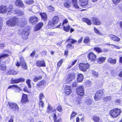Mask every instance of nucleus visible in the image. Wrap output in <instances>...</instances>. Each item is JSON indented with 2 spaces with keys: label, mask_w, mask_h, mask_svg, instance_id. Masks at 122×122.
<instances>
[{
  "label": "nucleus",
  "mask_w": 122,
  "mask_h": 122,
  "mask_svg": "<svg viewBox=\"0 0 122 122\" xmlns=\"http://www.w3.org/2000/svg\"><path fill=\"white\" fill-rule=\"evenodd\" d=\"M48 10L50 12H53L54 10V9L51 5H50L48 7Z\"/></svg>",
  "instance_id": "nucleus-45"
},
{
  "label": "nucleus",
  "mask_w": 122,
  "mask_h": 122,
  "mask_svg": "<svg viewBox=\"0 0 122 122\" xmlns=\"http://www.w3.org/2000/svg\"><path fill=\"white\" fill-rule=\"evenodd\" d=\"M68 22V20L66 19H65L64 21L62 23V25L63 26L64 24H66Z\"/></svg>",
  "instance_id": "nucleus-59"
},
{
  "label": "nucleus",
  "mask_w": 122,
  "mask_h": 122,
  "mask_svg": "<svg viewBox=\"0 0 122 122\" xmlns=\"http://www.w3.org/2000/svg\"><path fill=\"white\" fill-rule=\"evenodd\" d=\"M106 59V58L105 57H101L97 59V61L98 63L101 64Z\"/></svg>",
  "instance_id": "nucleus-29"
},
{
  "label": "nucleus",
  "mask_w": 122,
  "mask_h": 122,
  "mask_svg": "<svg viewBox=\"0 0 122 122\" xmlns=\"http://www.w3.org/2000/svg\"><path fill=\"white\" fill-rule=\"evenodd\" d=\"M82 21L86 22L88 25H91L92 24L91 21L87 18L83 19Z\"/></svg>",
  "instance_id": "nucleus-31"
},
{
  "label": "nucleus",
  "mask_w": 122,
  "mask_h": 122,
  "mask_svg": "<svg viewBox=\"0 0 122 122\" xmlns=\"http://www.w3.org/2000/svg\"><path fill=\"white\" fill-rule=\"evenodd\" d=\"M92 22L93 24L97 25L101 24V22L98 19L94 17L92 18Z\"/></svg>",
  "instance_id": "nucleus-22"
},
{
  "label": "nucleus",
  "mask_w": 122,
  "mask_h": 122,
  "mask_svg": "<svg viewBox=\"0 0 122 122\" xmlns=\"http://www.w3.org/2000/svg\"><path fill=\"white\" fill-rule=\"evenodd\" d=\"M42 79V77L41 76H36L33 79V81L34 82L37 81L41 79Z\"/></svg>",
  "instance_id": "nucleus-37"
},
{
  "label": "nucleus",
  "mask_w": 122,
  "mask_h": 122,
  "mask_svg": "<svg viewBox=\"0 0 122 122\" xmlns=\"http://www.w3.org/2000/svg\"><path fill=\"white\" fill-rule=\"evenodd\" d=\"M20 19V23L19 24H18V25H20L21 24L22 25V26H23L26 24L27 21L25 19H24L21 20V19Z\"/></svg>",
  "instance_id": "nucleus-33"
},
{
  "label": "nucleus",
  "mask_w": 122,
  "mask_h": 122,
  "mask_svg": "<svg viewBox=\"0 0 122 122\" xmlns=\"http://www.w3.org/2000/svg\"><path fill=\"white\" fill-rule=\"evenodd\" d=\"M68 41V44L66 46L67 48L68 49H71L73 48V47L72 46L71 43L72 44H74L76 43L77 41L76 40H74L71 37H69L67 41H66V42Z\"/></svg>",
  "instance_id": "nucleus-4"
},
{
  "label": "nucleus",
  "mask_w": 122,
  "mask_h": 122,
  "mask_svg": "<svg viewBox=\"0 0 122 122\" xmlns=\"http://www.w3.org/2000/svg\"><path fill=\"white\" fill-rule=\"evenodd\" d=\"M104 90L101 89L97 91L95 94L94 98L96 100H98L100 99L103 94Z\"/></svg>",
  "instance_id": "nucleus-5"
},
{
  "label": "nucleus",
  "mask_w": 122,
  "mask_h": 122,
  "mask_svg": "<svg viewBox=\"0 0 122 122\" xmlns=\"http://www.w3.org/2000/svg\"><path fill=\"white\" fill-rule=\"evenodd\" d=\"M70 86L67 85H66V86H65V91L66 90H68V89H70Z\"/></svg>",
  "instance_id": "nucleus-57"
},
{
  "label": "nucleus",
  "mask_w": 122,
  "mask_h": 122,
  "mask_svg": "<svg viewBox=\"0 0 122 122\" xmlns=\"http://www.w3.org/2000/svg\"><path fill=\"white\" fill-rule=\"evenodd\" d=\"M48 112V113L50 112L52 110V108L49 106L47 108Z\"/></svg>",
  "instance_id": "nucleus-53"
},
{
  "label": "nucleus",
  "mask_w": 122,
  "mask_h": 122,
  "mask_svg": "<svg viewBox=\"0 0 122 122\" xmlns=\"http://www.w3.org/2000/svg\"><path fill=\"white\" fill-rule=\"evenodd\" d=\"M121 102V101L120 99H117L115 101V104L117 105H118Z\"/></svg>",
  "instance_id": "nucleus-47"
},
{
  "label": "nucleus",
  "mask_w": 122,
  "mask_h": 122,
  "mask_svg": "<svg viewBox=\"0 0 122 122\" xmlns=\"http://www.w3.org/2000/svg\"><path fill=\"white\" fill-rule=\"evenodd\" d=\"M20 19L16 17H14L11 19L8 20L6 22L7 25L8 26L13 27L17 24H19Z\"/></svg>",
  "instance_id": "nucleus-1"
},
{
  "label": "nucleus",
  "mask_w": 122,
  "mask_h": 122,
  "mask_svg": "<svg viewBox=\"0 0 122 122\" xmlns=\"http://www.w3.org/2000/svg\"><path fill=\"white\" fill-rule=\"evenodd\" d=\"M77 81L78 82H81L83 78V76L81 74H79L77 75Z\"/></svg>",
  "instance_id": "nucleus-28"
},
{
  "label": "nucleus",
  "mask_w": 122,
  "mask_h": 122,
  "mask_svg": "<svg viewBox=\"0 0 122 122\" xmlns=\"http://www.w3.org/2000/svg\"><path fill=\"white\" fill-rule=\"evenodd\" d=\"M8 73L10 75H15L17 74V72L13 69L10 70L8 71Z\"/></svg>",
  "instance_id": "nucleus-34"
},
{
  "label": "nucleus",
  "mask_w": 122,
  "mask_h": 122,
  "mask_svg": "<svg viewBox=\"0 0 122 122\" xmlns=\"http://www.w3.org/2000/svg\"><path fill=\"white\" fill-rule=\"evenodd\" d=\"M29 30L28 29L24 30L22 33V35L23 39L26 40L27 39L28 36L29 34Z\"/></svg>",
  "instance_id": "nucleus-10"
},
{
  "label": "nucleus",
  "mask_w": 122,
  "mask_h": 122,
  "mask_svg": "<svg viewBox=\"0 0 122 122\" xmlns=\"http://www.w3.org/2000/svg\"><path fill=\"white\" fill-rule=\"evenodd\" d=\"M16 5L17 6L24 8L25 6L22 1L20 0H17L15 2Z\"/></svg>",
  "instance_id": "nucleus-18"
},
{
  "label": "nucleus",
  "mask_w": 122,
  "mask_h": 122,
  "mask_svg": "<svg viewBox=\"0 0 122 122\" xmlns=\"http://www.w3.org/2000/svg\"><path fill=\"white\" fill-rule=\"evenodd\" d=\"M7 11V8L6 6L1 5L0 6V13L5 14Z\"/></svg>",
  "instance_id": "nucleus-16"
},
{
  "label": "nucleus",
  "mask_w": 122,
  "mask_h": 122,
  "mask_svg": "<svg viewBox=\"0 0 122 122\" xmlns=\"http://www.w3.org/2000/svg\"><path fill=\"white\" fill-rule=\"evenodd\" d=\"M109 36L110 39L112 40L117 42H119L120 41V39L119 37L112 34L110 35Z\"/></svg>",
  "instance_id": "nucleus-17"
},
{
  "label": "nucleus",
  "mask_w": 122,
  "mask_h": 122,
  "mask_svg": "<svg viewBox=\"0 0 122 122\" xmlns=\"http://www.w3.org/2000/svg\"><path fill=\"white\" fill-rule=\"evenodd\" d=\"M20 65L24 69L26 70L27 69V66L22 57H21L20 58Z\"/></svg>",
  "instance_id": "nucleus-12"
},
{
  "label": "nucleus",
  "mask_w": 122,
  "mask_h": 122,
  "mask_svg": "<svg viewBox=\"0 0 122 122\" xmlns=\"http://www.w3.org/2000/svg\"><path fill=\"white\" fill-rule=\"evenodd\" d=\"M79 67L80 70L83 71H85L90 66L88 63H80L79 64Z\"/></svg>",
  "instance_id": "nucleus-7"
},
{
  "label": "nucleus",
  "mask_w": 122,
  "mask_h": 122,
  "mask_svg": "<svg viewBox=\"0 0 122 122\" xmlns=\"http://www.w3.org/2000/svg\"><path fill=\"white\" fill-rule=\"evenodd\" d=\"M121 111L120 109L117 108L113 109L109 112L110 115L113 118H116L118 117L121 113Z\"/></svg>",
  "instance_id": "nucleus-2"
},
{
  "label": "nucleus",
  "mask_w": 122,
  "mask_h": 122,
  "mask_svg": "<svg viewBox=\"0 0 122 122\" xmlns=\"http://www.w3.org/2000/svg\"><path fill=\"white\" fill-rule=\"evenodd\" d=\"M27 95L23 94L22 96L21 102L23 104H24L28 102Z\"/></svg>",
  "instance_id": "nucleus-15"
},
{
  "label": "nucleus",
  "mask_w": 122,
  "mask_h": 122,
  "mask_svg": "<svg viewBox=\"0 0 122 122\" xmlns=\"http://www.w3.org/2000/svg\"><path fill=\"white\" fill-rule=\"evenodd\" d=\"M36 53V51H34L32 52L30 54V56H33L35 55Z\"/></svg>",
  "instance_id": "nucleus-61"
},
{
  "label": "nucleus",
  "mask_w": 122,
  "mask_h": 122,
  "mask_svg": "<svg viewBox=\"0 0 122 122\" xmlns=\"http://www.w3.org/2000/svg\"><path fill=\"white\" fill-rule=\"evenodd\" d=\"M92 119L95 122H99L100 120V118L99 117L96 116L93 117Z\"/></svg>",
  "instance_id": "nucleus-35"
},
{
  "label": "nucleus",
  "mask_w": 122,
  "mask_h": 122,
  "mask_svg": "<svg viewBox=\"0 0 122 122\" xmlns=\"http://www.w3.org/2000/svg\"><path fill=\"white\" fill-rule=\"evenodd\" d=\"M87 56L89 58V60L91 61L95 60L96 58V56L93 53L91 52L87 55Z\"/></svg>",
  "instance_id": "nucleus-11"
},
{
  "label": "nucleus",
  "mask_w": 122,
  "mask_h": 122,
  "mask_svg": "<svg viewBox=\"0 0 122 122\" xmlns=\"http://www.w3.org/2000/svg\"><path fill=\"white\" fill-rule=\"evenodd\" d=\"M25 79L23 78H19L18 79H12V82L14 83H17L20 82H23L25 81Z\"/></svg>",
  "instance_id": "nucleus-19"
},
{
  "label": "nucleus",
  "mask_w": 122,
  "mask_h": 122,
  "mask_svg": "<svg viewBox=\"0 0 122 122\" xmlns=\"http://www.w3.org/2000/svg\"><path fill=\"white\" fill-rule=\"evenodd\" d=\"M77 114L76 113V112H73L71 116V119L73 117H74Z\"/></svg>",
  "instance_id": "nucleus-54"
},
{
  "label": "nucleus",
  "mask_w": 122,
  "mask_h": 122,
  "mask_svg": "<svg viewBox=\"0 0 122 122\" xmlns=\"http://www.w3.org/2000/svg\"><path fill=\"white\" fill-rule=\"evenodd\" d=\"M43 102L42 100H41V101L40 100V102L39 103V105L40 107H41L42 108H43Z\"/></svg>",
  "instance_id": "nucleus-52"
},
{
  "label": "nucleus",
  "mask_w": 122,
  "mask_h": 122,
  "mask_svg": "<svg viewBox=\"0 0 122 122\" xmlns=\"http://www.w3.org/2000/svg\"><path fill=\"white\" fill-rule=\"evenodd\" d=\"M20 10L19 9H15L14 10V13L15 14H18Z\"/></svg>",
  "instance_id": "nucleus-56"
},
{
  "label": "nucleus",
  "mask_w": 122,
  "mask_h": 122,
  "mask_svg": "<svg viewBox=\"0 0 122 122\" xmlns=\"http://www.w3.org/2000/svg\"><path fill=\"white\" fill-rule=\"evenodd\" d=\"M72 1L74 6L76 8H79L77 3V0H72Z\"/></svg>",
  "instance_id": "nucleus-32"
},
{
  "label": "nucleus",
  "mask_w": 122,
  "mask_h": 122,
  "mask_svg": "<svg viewBox=\"0 0 122 122\" xmlns=\"http://www.w3.org/2000/svg\"><path fill=\"white\" fill-rule=\"evenodd\" d=\"M25 2L26 4L29 5L33 3L34 1L33 0H28L25 1Z\"/></svg>",
  "instance_id": "nucleus-39"
},
{
  "label": "nucleus",
  "mask_w": 122,
  "mask_h": 122,
  "mask_svg": "<svg viewBox=\"0 0 122 122\" xmlns=\"http://www.w3.org/2000/svg\"><path fill=\"white\" fill-rule=\"evenodd\" d=\"M94 30L96 34L100 35L102 34V33H101L100 32L98 31V30L97 29L96 27L94 28Z\"/></svg>",
  "instance_id": "nucleus-42"
},
{
  "label": "nucleus",
  "mask_w": 122,
  "mask_h": 122,
  "mask_svg": "<svg viewBox=\"0 0 122 122\" xmlns=\"http://www.w3.org/2000/svg\"><path fill=\"white\" fill-rule=\"evenodd\" d=\"M26 83L27 84L28 86L29 87L31 88V86L30 84L31 81L30 79H27L26 81Z\"/></svg>",
  "instance_id": "nucleus-43"
},
{
  "label": "nucleus",
  "mask_w": 122,
  "mask_h": 122,
  "mask_svg": "<svg viewBox=\"0 0 122 122\" xmlns=\"http://www.w3.org/2000/svg\"><path fill=\"white\" fill-rule=\"evenodd\" d=\"M121 0H112V2L113 3L116 5L119 3Z\"/></svg>",
  "instance_id": "nucleus-51"
},
{
  "label": "nucleus",
  "mask_w": 122,
  "mask_h": 122,
  "mask_svg": "<svg viewBox=\"0 0 122 122\" xmlns=\"http://www.w3.org/2000/svg\"><path fill=\"white\" fill-rule=\"evenodd\" d=\"M45 83V81L44 80H42L41 81L38 82L36 84V87L39 88L41 87Z\"/></svg>",
  "instance_id": "nucleus-26"
},
{
  "label": "nucleus",
  "mask_w": 122,
  "mask_h": 122,
  "mask_svg": "<svg viewBox=\"0 0 122 122\" xmlns=\"http://www.w3.org/2000/svg\"><path fill=\"white\" fill-rule=\"evenodd\" d=\"M42 19L44 21L46 20L47 18V16L46 14L45 13H40Z\"/></svg>",
  "instance_id": "nucleus-30"
},
{
  "label": "nucleus",
  "mask_w": 122,
  "mask_h": 122,
  "mask_svg": "<svg viewBox=\"0 0 122 122\" xmlns=\"http://www.w3.org/2000/svg\"><path fill=\"white\" fill-rule=\"evenodd\" d=\"M30 22L32 23L37 22L38 21V19L36 16H32L31 17L30 19Z\"/></svg>",
  "instance_id": "nucleus-24"
},
{
  "label": "nucleus",
  "mask_w": 122,
  "mask_h": 122,
  "mask_svg": "<svg viewBox=\"0 0 122 122\" xmlns=\"http://www.w3.org/2000/svg\"><path fill=\"white\" fill-rule=\"evenodd\" d=\"M77 94L80 96H83L84 94V87L82 86H79L76 89Z\"/></svg>",
  "instance_id": "nucleus-9"
},
{
  "label": "nucleus",
  "mask_w": 122,
  "mask_h": 122,
  "mask_svg": "<svg viewBox=\"0 0 122 122\" xmlns=\"http://www.w3.org/2000/svg\"><path fill=\"white\" fill-rule=\"evenodd\" d=\"M70 5V2H66L64 3V6L67 8H69L71 6Z\"/></svg>",
  "instance_id": "nucleus-40"
},
{
  "label": "nucleus",
  "mask_w": 122,
  "mask_h": 122,
  "mask_svg": "<svg viewBox=\"0 0 122 122\" xmlns=\"http://www.w3.org/2000/svg\"><path fill=\"white\" fill-rule=\"evenodd\" d=\"M107 62L112 65H114L116 62V59H113L111 57L109 58L107 60Z\"/></svg>",
  "instance_id": "nucleus-23"
},
{
  "label": "nucleus",
  "mask_w": 122,
  "mask_h": 122,
  "mask_svg": "<svg viewBox=\"0 0 122 122\" xmlns=\"http://www.w3.org/2000/svg\"><path fill=\"white\" fill-rule=\"evenodd\" d=\"M59 19V17L57 16H55L53 17L51 20H50L49 24L51 25H53L56 24L58 22Z\"/></svg>",
  "instance_id": "nucleus-8"
},
{
  "label": "nucleus",
  "mask_w": 122,
  "mask_h": 122,
  "mask_svg": "<svg viewBox=\"0 0 122 122\" xmlns=\"http://www.w3.org/2000/svg\"><path fill=\"white\" fill-rule=\"evenodd\" d=\"M77 83L76 81H74V82L72 84V86L73 87H75L77 85Z\"/></svg>",
  "instance_id": "nucleus-62"
},
{
  "label": "nucleus",
  "mask_w": 122,
  "mask_h": 122,
  "mask_svg": "<svg viewBox=\"0 0 122 122\" xmlns=\"http://www.w3.org/2000/svg\"><path fill=\"white\" fill-rule=\"evenodd\" d=\"M23 14L24 13L23 11L20 10L19 12L18 13V15H19L21 16L23 15Z\"/></svg>",
  "instance_id": "nucleus-60"
},
{
  "label": "nucleus",
  "mask_w": 122,
  "mask_h": 122,
  "mask_svg": "<svg viewBox=\"0 0 122 122\" xmlns=\"http://www.w3.org/2000/svg\"><path fill=\"white\" fill-rule=\"evenodd\" d=\"M10 108L12 110L16 111L19 110L17 105L15 103L9 102L8 103Z\"/></svg>",
  "instance_id": "nucleus-6"
},
{
  "label": "nucleus",
  "mask_w": 122,
  "mask_h": 122,
  "mask_svg": "<svg viewBox=\"0 0 122 122\" xmlns=\"http://www.w3.org/2000/svg\"><path fill=\"white\" fill-rule=\"evenodd\" d=\"M63 27L64 30L66 32L68 31L70 29V26L69 25H66V26H63Z\"/></svg>",
  "instance_id": "nucleus-36"
},
{
  "label": "nucleus",
  "mask_w": 122,
  "mask_h": 122,
  "mask_svg": "<svg viewBox=\"0 0 122 122\" xmlns=\"http://www.w3.org/2000/svg\"><path fill=\"white\" fill-rule=\"evenodd\" d=\"M77 61L76 60H75L73 61L72 63L71 64L72 65H73L76 63Z\"/></svg>",
  "instance_id": "nucleus-64"
},
{
  "label": "nucleus",
  "mask_w": 122,
  "mask_h": 122,
  "mask_svg": "<svg viewBox=\"0 0 122 122\" xmlns=\"http://www.w3.org/2000/svg\"><path fill=\"white\" fill-rule=\"evenodd\" d=\"M75 78V76L71 74L69 75L66 78V81L67 83H69L73 80Z\"/></svg>",
  "instance_id": "nucleus-20"
},
{
  "label": "nucleus",
  "mask_w": 122,
  "mask_h": 122,
  "mask_svg": "<svg viewBox=\"0 0 122 122\" xmlns=\"http://www.w3.org/2000/svg\"><path fill=\"white\" fill-rule=\"evenodd\" d=\"M7 54H0V69L3 71L5 70L6 69V65L5 62H1V60L8 57Z\"/></svg>",
  "instance_id": "nucleus-3"
},
{
  "label": "nucleus",
  "mask_w": 122,
  "mask_h": 122,
  "mask_svg": "<svg viewBox=\"0 0 122 122\" xmlns=\"http://www.w3.org/2000/svg\"><path fill=\"white\" fill-rule=\"evenodd\" d=\"M92 73L95 76L98 77V72H96L94 70L92 71Z\"/></svg>",
  "instance_id": "nucleus-49"
},
{
  "label": "nucleus",
  "mask_w": 122,
  "mask_h": 122,
  "mask_svg": "<svg viewBox=\"0 0 122 122\" xmlns=\"http://www.w3.org/2000/svg\"><path fill=\"white\" fill-rule=\"evenodd\" d=\"M44 97L43 94L42 93H41L39 95L40 100L41 101L42 99L44 98Z\"/></svg>",
  "instance_id": "nucleus-50"
},
{
  "label": "nucleus",
  "mask_w": 122,
  "mask_h": 122,
  "mask_svg": "<svg viewBox=\"0 0 122 122\" xmlns=\"http://www.w3.org/2000/svg\"><path fill=\"white\" fill-rule=\"evenodd\" d=\"M63 61L62 60H61L60 61H59L58 63L57 66H58L60 67L61 66L62 63L63 62Z\"/></svg>",
  "instance_id": "nucleus-55"
},
{
  "label": "nucleus",
  "mask_w": 122,
  "mask_h": 122,
  "mask_svg": "<svg viewBox=\"0 0 122 122\" xmlns=\"http://www.w3.org/2000/svg\"><path fill=\"white\" fill-rule=\"evenodd\" d=\"M14 117L13 116H11L10 117V118L8 122H13Z\"/></svg>",
  "instance_id": "nucleus-58"
},
{
  "label": "nucleus",
  "mask_w": 122,
  "mask_h": 122,
  "mask_svg": "<svg viewBox=\"0 0 122 122\" xmlns=\"http://www.w3.org/2000/svg\"><path fill=\"white\" fill-rule=\"evenodd\" d=\"M54 122H61V119L60 117H59L58 116L57 117L56 114L54 113Z\"/></svg>",
  "instance_id": "nucleus-25"
},
{
  "label": "nucleus",
  "mask_w": 122,
  "mask_h": 122,
  "mask_svg": "<svg viewBox=\"0 0 122 122\" xmlns=\"http://www.w3.org/2000/svg\"><path fill=\"white\" fill-rule=\"evenodd\" d=\"M94 50L98 52H102V50L100 48L98 47H95L94 48Z\"/></svg>",
  "instance_id": "nucleus-46"
},
{
  "label": "nucleus",
  "mask_w": 122,
  "mask_h": 122,
  "mask_svg": "<svg viewBox=\"0 0 122 122\" xmlns=\"http://www.w3.org/2000/svg\"><path fill=\"white\" fill-rule=\"evenodd\" d=\"M36 66L38 67H45V63L44 60L37 61L36 62Z\"/></svg>",
  "instance_id": "nucleus-13"
},
{
  "label": "nucleus",
  "mask_w": 122,
  "mask_h": 122,
  "mask_svg": "<svg viewBox=\"0 0 122 122\" xmlns=\"http://www.w3.org/2000/svg\"><path fill=\"white\" fill-rule=\"evenodd\" d=\"M65 94L68 95H69L71 92L72 91L70 88L66 90L65 91Z\"/></svg>",
  "instance_id": "nucleus-44"
},
{
  "label": "nucleus",
  "mask_w": 122,
  "mask_h": 122,
  "mask_svg": "<svg viewBox=\"0 0 122 122\" xmlns=\"http://www.w3.org/2000/svg\"><path fill=\"white\" fill-rule=\"evenodd\" d=\"M79 3L81 6L84 7L88 4V0H79Z\"/></svg>",
  "instance_id": "nucleus-14"
},
{
  "label": "nucleus",
  "mask_w": 122,
  "mask_h": 122,
  "mask_svg": "<svg viewBox=\"0 0 122 122\" xmlns=\"http://www.w3.org/2000/svg\"><path fill=\"white\" fill-rule=\"evenodd\" d=\"M13 7V5H10L7 8V9H12V7Z\"/></svg>",
  "instance_id": "nucleus-63"
},
{
  "label": "nucleus",
  "mask_w": 122,
  "mask_h": 122,
  "mask_svg": "<svg viewBox=\"0 0 122 122\" xmlns=\"http://www.w3.org/2000/svg\"><path fill=\"white\" fill-rule=\"evenodd\" d=\"M111 99V97L110 96H108L105 97L103 99V100L105 102H108L110 101Z\"/></svg>",
  "instance_id": "nucleus-41"
},
{
  "label": "nucleus",
  "mask_w": 122,
  "mask_h": 122,
  "mask_svg": "<svg viewBox=\"0 0 122 122\" xmlns=\"http://www.w3.org/2000/svg\"><path fill=\"white\" fill-rule=\"evenodd\" d=\"M57 110L60 112H61L62 111V109L61 106V105L58 106L57 108Z\"/></svg>",
  "instance_id": "nucleus-48"
},
{
  "label": "nucleus",
  "mask_w": 122,
  "mask_h": 122,
  "mask_svg": "<svg viewBox=\"0 0 122 122\" xmlns=\"http://www.w3.org/2000/svg\"><path fill=\"white\" fill-rule=\"evenodd\" d=\"M13 89L14 90L15 92L16 93H19L22 91L20 88L16 85H15L14 88Z\"/></svg>",
  "instance_id": "nucleus-27"
},
{
  "label": "nucleus",
  "mask_w": 122,
  "mask_h": 122,
  "mask_svg": "<svg viewBox=\"0 0 122 122\" xmlns=\"http://www.w3.org/2000/svg\"><path fill=\"white\" fill-rule=\"evenodd\" d=\"M90 39L89 37L87 36L86 37L84 40V42L86 44H88L89 42Z\"/></svg>",
  "instance_id": "nucleus-38"
},
{
  "label": "nucleus",
  "mask_w": 122,
  "mask_h": 122,
  "mask_svg": "<svg viewBox=\"0 0 122 122\" xmlns=\"http://www.w3.org/2000/svg\"><path fill=\"white\" fill-rule=\"evenodd\" d=\"M43 25V23L42 22L36 25L34 29V30L35 31L40 30Z\"/></svg>",
  "instance_id": "nucleus-21"
}]
</instances>
